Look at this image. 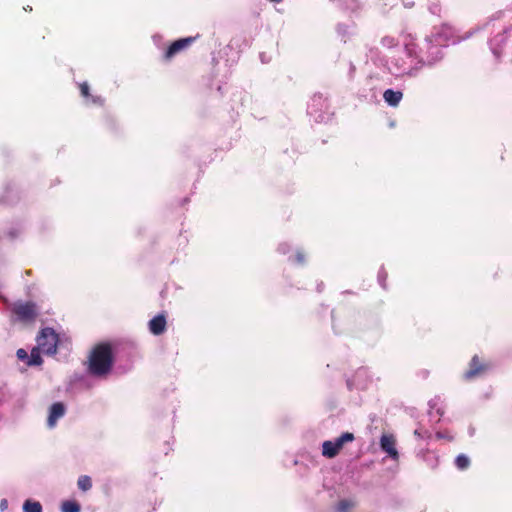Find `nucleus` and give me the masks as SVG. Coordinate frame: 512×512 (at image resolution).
I'll list each match as a JSON object with an SVG mask.
<instances>
[{
  "label": "nucleus",
  "instance_id": "f257e3e1",
  "mask_svg": "<svg viewBox=\"0 0 512 512\" xmlns=\"http://www.w3.org/2000/svg\"><path fill=\"white\" fill-rule=\"evenodd\" d=\"M403 45H405L404 40ZM428 61L423 60L418 54L416 55L411 46H404L402 51L389 57V59H380L381 65L387 72L397 78L416 77Z\"/></svg>",
  "mask_w": 512,
  "mask_h": 512
},
{
  "label": "nucleus",
  "instance_id": "f03ea898",
  "mask_svg": "<svg viewBox=\"0 0 512 512\" xmlns=\"http://www.w3.org/2000/svg\"><path fill=\"white\" fill-rule=\"evenodd\" d=\"M491 18L485 26H492L494 35L489 39V48L497 60L507 58L512 62V24L496 25Z\"/></svg>",
  "mask_w": 512,
  "mask_h": 512
},
{
  "label": "nucleus",
  "instance_id": "7ed1b4c3",
  "mask_svg": "<svg viewBox=\"0 0 512 512\" xmlns=\"http://www.w3.org/2000/svg\"><path fill=\"white\" fill-rule=\"evenodd\" d=\"M113 365V353L109 344L96 346L88 360V371L91 375L101 377L107 375Z\"/></svg>",
  "mask_w": 512,
  "mask_h": 512
},
{
  "label": "nucleus",
  "instance_id": "20e7f679",
  "mask_svg": "<svg viewBox=\"0 0 512 512\" xmlns=\"http://www.w3.org/2000/svg\"><path fill=\"white\" fill-rule=\"evenodd\" d=\"M479 28H476L470 32H468L461 40L468 39L471 37ZM460 41V39H456L453 36V29L448 25H442L441 27H435L430 35L425 37V45L429 46L433 44V46H437L441 48L443 51L444 47H447L450 44H456Z\"/></svg>",
  "mask_w": 512,
  "mask_h": 512
},
{
  "label": "nucleus",
  "instance_id": "39448f33",
  "mask_svg": "<svg viewBox=\"0 0 512 512\" xmlns=\"http://www.w3.org/2000/svg\"><path fill=\"white\" fill-rule=\"evenodd\" d=\"M404 41L405 46L413 47L416 55L418 54L421 58H423V60H430L425 63V66H432L443 58V52L441 48L433 46V44L426 46L425 40L422 44H419L414 36L408 34L405 36Z\"/></svg>",
  "mask_w": 512,
  "mask_h": 512
},
{
  "label": "nucleus",
  "instance_id": "423d86ee",
  "mask_svg": "<svg viewBox=\"0 0 512 512\" xmlns=\"http://www.w3.org/2000/svg\"><path fill=\"white\" fill-rule=\"evenodd\" d=\"M307 112L317 123L328 122L332 116L329 110L328 100L322 94L313 95L308 103Z\"/></svg>",
  "mask_w": 512,
  "mask_h": 512
},
{
  "label": "nucleus",
  "instance_id": "0eeeda50",
  "mask_svg": "<svg viewBox=\"0 0 512 512\" xmlns=\"http://www.w3.org/2000/svg\"><path fill=\"white\" fill-rule=\"evenodd\" d=\"M58 335L50 327L43 328L37 336V347L46 355H54L57 351Z\"/></svg>",
  "mask_w": 512,
  "mask_h": 512
},
{
  "label": "nucleus",
  "instance_id": "6e6552de",
  "mask_svg": "<svg viewBox=\"0 0 512 512\" xmlns=\"http://www.w3.org/2000/svg\"><path fill=\"white\" fill-rule=\"evenodd\" d=\"M12 312L22 322H31L38 314L37 307L32 302H17L13 305Z\"/></svg>",
  "mask_w": 512,
  "mask_h": 512
},
{
  "label": "nucleus",
  "instance_id": "1a4fd4ad",
  "mask_svg": "<svg viewBox=\"0 0 512 512\" xmlns=\"http://www.w3.org/2000/svg\"><path fill=\"white\" fill-rule=\"evenodd\" d=\"M488 370V365L481 363L478 356L475 355L471 359L469 363L468 370L463 374V378L465 380H473L475 378L481 377Z\"/></svg>",
  "mask_w": 512,
  "mask_h": 512
},
{
  "label": "nucleus",
  "instance_id": "9d476101",
  "mask_svg": "<svg viewBox=\"0 0 512 512\" xmlns=\"http://www.w3.org/2000/svg\"><path fill=\"white\" fill-rule=\"evenodd\" d=\"M380 448L387 453L392 460H398L399 453L396 449V440L392 434H383L381 436Z\"/></svg>",
  "mask_w": 512,
  "mask_h": 512
},
{
  "label": "nucleus",
  "instance_id": "9b49d317",
  "mask_svg": "<svg viewBox=\"0 0 512 512\" xmlns=\"http://www.w3.org/2000/svg\"><path fill=\"white\" fill-rule=\"evenodd\" d=\"M194 41L193 37L181 38L173 42L164 52V59L170 60L177 53L187 48Z\"/></svg>",
  "mask_w": 512,
  "mask_h": 512
},
{
  "label": "nucleus",
  "instance_id": "f8f14e48",
  "mask_svg": "<svg viewBox=\"0 0 512 512\" xmlns=\"http://www.w3.org/2000/svg\"><path fill=\"white\" fill-rule=\"evenodd\" d=\"M66 408L62 402H55L49 409L47 426L52 429L56 426L57 421L65 415Z\"/></svg>",
  "mask_w": 512,
  "mask_h": 512
},
{
  "label": "nucleus",
  "instance_id": "ddd939ff",
  "mask_svg": "<svg viewBox=\"0 0 512 512\" xmlns=\"http://www.w3.org/2000/svg\"><path fill=\"white\" fill-rule=\"evenodd\" d=\"M166 316L163 313H160L156 316H154L149 322H148V328L149 331L156 336H159L163 334L166 331Z\"/></svg>",
  "mask_w": 512,
  "mask_h": 512
},
{
  "label": "nucleus",
  "instance_id": "4468645a",
  "mask_svg": "<svg viewBox=\"0 0 512 512\" xmlns=\"http://www.w3.org/2000/svg\"><path fill=\"white\" fill-rule=\"evenodd\" d=\"M429 411L428 414L431 419L435 418V421L438 422L440 417L444 414V401L440 396H435L428 403Z\"/></svg>",
  "mask_w": 512,
  "mask_h": 512
},
{
  "label": "nucleus",
  "instance_id": "2eb2a0df",
  "mask_svg": "<svg viewBox=\"0 0 512 512\" xmlns=\"http://www.w3.org/2000/svg\"><path fill=\"white\" fill-rule=\"evenodd\" d=\"M81 96L85 99V103L88 105L102 106L104 99L98 95H92L90 93V87L87 82L79 84Z\"/></svg>",
  "mask_w": 512,
  "mask_h": 512
},
{
  "label": "nucleus",
  "instance_id": "dca6fc26",
  "mask_svg": "<svg viewBox=\"0 0 512 512\" xmlns=\"http://www.w3.org/2000/svg\"><path fill=\"white\" fill-rule=\"evenodd\" d=\"M384 101L391 107H397L403 98L400 90L387 89L383 93Z\"/></svg>",
  "mask_w": 512,
  "mask_h": 512
},
{
  "label": "nucleus",
  "instance_id": "f3484780",
  "mask_svg": "<svg viewBox=\"0 0 512 512\" xmlns=\"http://www.w3.org/2000/svg\"><path fill=\"white\" fill-rule=\"evenodd\" d=\"M354 439H355V436L353 433L345 432L342 435H340L339 437H337L335 440H332V443L334 444L335 448L339 452L343 448L345 443L352 442V441H354Z\"/></svg>",
  "mask_w": 512,
  "mask_h": 512
},
{
  "label": "nucleus",
  "instance_id": "a211bd4d",
  "mask_svg": "<svg viewBox=\"0 0 512 512\" xmlns=\"http://www.w3.org/2000/svg\"><path fill=\"white\" fill-rule=\"evenodd\" d=\"M338 451L335 448L332 440H327L322 443V455L328 459L334 458L338 455Z\"/></svg>",
  "mask_w": 512,
  "mask_h": 512
},
{
  "label": "nucleus",
  "instance_id": "6ab92c4d",
  "mask_svg": "<svg viewBox=\"0 0 512 512\" xmlns=\"http://www.w3.org/2000/svg\"><path fill=\"white\" fill-rule=\"evenodd\" d=\"M42 351L36 346L31 350L29 354V360L27 362L28 366H39L42 364L43 360L40 355Z\"/></svg>",
  "mask_w": 512,
  "mask_h": 512
},
{
  "label": "nucleus",
  "instance_id": "aec40b11",
  "mask_svg": "<svg viewBox=\"0 0 512 512\" xmlns=\"http://www.w3.org/2000/svg\"><path fill=\"white\" fill-rule=\"evenodd\" d=\"M356 502L353 499H342L335 506V512H349L354 508Z\"/></svg>",
  "mask_w": 512,
  "mask_h": 512
},
{
  "label": "nucleus",
  "instance_id": "412c9836",
  "mask_svg": "<svg viewBox=\"0 0 512 512\" xmlns=\"http://www.w3.org/2000/svg\"><path fill=\"white\" fill-rule=\"evenodd\" d=\"M336 30L342 40L346 41V38L352 35L354 26L350 24L339 23Z\"/></svg>",
  "mask_w": 512,
  "mask_h": 512
},
{
  "label": "nucleus",
  "instance_id": "4be33fe9",
  "mask_svg": "<svg viewBox=\"0 0 512 512\" xmlns=\"http://www.w3.org/2000/svg\"><path fill=\"white\" fill-rule=\"evenodd\" d=\"M78 488L83 491H89L92 488V479L88 475H82L78 478L77 481Z\"/></svg>",
  "mask_w": 512,
  "mask_h": 512
},
{
  "label": "nucleus",
  "instance_id": "5701e85b",
  "mask_svg": "<svg viewBox=\"0 0 512 512\" xmlns=\"http://www.w3.org/2000/svg\"><path fill=\"white\" fill-rule=\"evenodd\" d=\"M81 506L76 501L67 500L61 504V512H80Z\"/></svg>",
  "mask_w": 512,
  "mask_h": 512
},
{
  "label": "nucleus",
  "instance_id": "b1692460",
  "mask_svg": "<svg viewBox=\"0 0 512 512\" xmlns=\"http://www.w3.org/2000/svg\"><path fill=\"white\" fill-rule=\"evenodd\" d=\"M24 512H42V505L38 501L26 500L23 504Z\"/></svg>",
  "mask_w": 512,
  "mask_h": 512
},
{
  "label": "nucleus",
  "instance_id": "393cba45",
  "mask_svg": "<svg viewBox=\"0 0 512 512\" xmlns=\"http://www.w3.org/2000/svg\"><path fill=\"white\" fill-rule=\"evenodd\" d=\"M455 465L459 470H465L470 465V459L465 454H459L455 459Z\"/></svg>",
  "mask_w": 512,
  "mask_h": 512
},
{
  "label": "nucleus",
  "instance_id": "a878e982",
  "mask_svg": "<svg viewBox=\"0 0 512 512\" xmlns=\"http://www.w3.org/2000/svg\"><path fill=\"white\" fill-rule=\"evenodd\" d=\"M339 2L345 7V9L350 11H356L360 8L359 0H339Z\"/></svg>",
  "mask_w": 512,
  "mask_h": 512
},
{
  "label": "nucleus",
  "instance_id": "bb28decb",
  "mask_svg": "<svg viewBox=\"0 0 512 512\" xmlns=\"http://www.w3.org/2000/svg\"><path fill=\"white\" fill-rule=\"evenodd\" d=\"M381 44L383 47L393 48V47L397 46L398 40L396 38H394L393 36H384L381 39Z\"/></svg>",
  "mask_w": 512,
  "mask_h": 512
},
{
  "label": "nucleus",
  "instance_id": "cd10ccee",
  "mask_svg": "<svg viewBox=\"0 0 512 512\" xmlns=\"http://www.w3.org/2000/svg\"><path fill=\"white\" fill-rule=\"evenodd\" d=\"M377 279H378L379 285L383 289H386L387 272L383 266L378 271Z\"/></svg>",
  "mask_w": 512,
  "mask_h": 512
},
{
  "label": "nucleus",
  "instance_id": "c85d7f7f",
  "mask_svg": "<svg viewBox=\"0 0 512 512\" xmlns=\"http://www.w3.org/2000/svg\"><path fill=\"white\" fill-rule=\"evenodd\" d=\"M428 10L431 14L439 16L441 13V6L437 1H432L428 5Z\"/></svg>",
  "mask_w": 512,
  "mask_h": 512
},
{
  "label": "nucleus",
  "instance_id": "c756f323",
  "mask_svg": "<svg viewBox=\"0 0 512 512\" xmlns=\"http://www.w3.org/2000/svg\"><path fill=\"white\" fill-rule=\"evenodd\" d=\"M278 252L281 253V254H288L292 248H291V245L287 242H283V243H280L279 246H278Z\"/></svg>",
  "mask_w": 512,
  "mask_h": 512
},
{
  "label": "nucleus",
  "instance_id": "7c9ffc66",
  "mask_svg": "<svg viewBox=\"0 0 512 512\" xmlns=\"http://www.w3.org/2000/svg\"><path fill=\"white\" fill-rule=\"evenodd\" d=\"M16 355L19 360H21L27 364V362L29 360V354L27 353V351L25 349H22V348L18 349Z\"/></svg>",
  "mask_w": 512,
  "mask_h": 512
},
{
  "label": "nucleus",
  "instance_id": "2f4dec72",
  "mask_svg": "<svg viewBox=\"0 0 512 512\" xmlns=\"http://www.w3.org/2000/svg\"><path fill=\"white\" fill-rule=\"evenodd\" d=\"M294 261L297 263V264H300V265H303L305 264V255L303 253L302 250H297L296 251V255H295V258H294Z\"/></svg>",
  "mask_w": 512,
  "mask_h": 512
},
{
  "label": "nucleus",
  "instance_id": "473e14b6",
  "mask_svg": "<svg viewBox=\"0 0 512 512\" xmlns=\"http://www.w3.org/2000/svg\"><path fill=\"white\" fill-rule=\"evenodd\" d=\"M436 437L439 439H447L449 441L453 440V436L449 434V432H437Z\"/></svg>",
  "mask_w": 512,
  "mask_h": 512
},
{
  "label": "nucleus",
  "instance_id": "72a5a7b5",
  "mask_svg": "<svg viewBox=\"0 0 512 512\" xmlns=\"http://www.w3.org/2000/svg\"><path fill=\"white\" fill-rule=\"evenodd\" d=\"M356 67L352 62H349L348 78L352 80L355 76Z\"/></svg>",
  "mask_w": 512,
  "mask_h": 512
},
{
  "label": "nucleus",
  "instance_id": "f704fd0d",
  "mask_svg": "<svg viewBox=\"0 0 512 512\" xmlns=\"http://www.w3.org/2000/svg\"><path fill=\"white\" fill-rule=\"evenodd\" d=\"M161 40H162V37H161V36H159V35H155V36H153V41H154V43H155L159 48H161V44H160V43H161Z\"/></svg>",
  "mask_w": 512,
  "mask_h": 512
},
{
  "label": "nucleus",
  "instance_id": "c9c22d12",
  "mask_svg": "<svg viewBox=\"0 0 512 512\" xmlns=\"http://www.w3.org/2000/svg\"><path fill=\"white\" fill-rule=\"evenodd\" d=\"M19 233H20L19 229L15 230V231L14 230H10L8 235H9L10 238L14 239Z\"/></svg>",
  "mask_w": 512,
  "mask_h": 512
},
{
  "label": "nucleus",
  "instance_id": "e433bc0d",
  "mask_svg": "<svg viewBox=\"0 0 512 512\" xmlns=\"http://www.w3.org/2000/svg\"><path fill=\"white\" fill-rule=\"evenodd\" d=\"M1 510H4L7 507V500L3 499L0 504Z\"/></svg>",
  "mask_w": 512,
  "mask_h": 512
},
{
  "label": "nucleus",
  "instance_id": "4c0bfd02",
  "mask_svg": "<svg viewBox=\"0 0 512 512\" xmlns=\"http://www.w3.org/2000/svg\"><path fill=\"white\" fill-rule=\"evenodd\" d=\"M414 434H415L417 437H423V436H422V434H421V432H420V430H418V429H416V430L414 431Z\"/></svg>",
  "mask_w": 512,
  "mask_h": 512
},
{
  "label": "nucleus",
  "instance_id": "58836bf2",
  "mask_svg": "<svg viewBox=\"0 0 512 512\" xmlns=\"http://www.w3.org/2000/svg\"><path fill=\"white\" fill-rule=\"evenodd\" d=\"M322 287H323V284H322V283H321L320 285H318L317 289H318V291H319V292H321V291H322Z\"/></svg>",
  "mask_w": 512,
  "mask_h": 512
},
{
  "label": "nucleus",
  "instance_id": "ea45409f",
  "mask_svg": "<svg viewBox=\"0 0 512 512\" xmlns=\"http://www.w3.org/2000/svg\"><path fill=\"white\" fill-rule=\"evenodd\" d=\"M1 202L7 203L8 201L5 199H0Z\"/></svg>",
  "mask_w": 512,
  "mask_h": 512
}]
</instances>
